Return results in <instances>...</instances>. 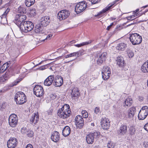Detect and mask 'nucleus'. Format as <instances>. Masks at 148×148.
<instances>
[{
    "label": "nucleus",
    "instance_id": "53",
    "mask_svg": "<svg viewBox=\"0 0 148 148\" xmlns=\"http://www.w3.org/2000/svg\"><path fill=\"white\" fill-rule=\"evenodd\" d=\"M94 112L96 114L99 113L100 112L99 108L97 107L95 108V109Z\"/></svg>",
    "mask_w": 148,
    "mask_h": 148
},
{
    "label": "nucleus",
    "instance_id": "11",
    "mask_svg": "<svg viewBox=\"0 0 148 148\" xmlns=\"http://www.w3.org/2000/svg\"><path fill=\"white\" fill-rule=\"evenodd\" d=\"M8 120L9 124L12 127H14L17 124V117L14 114H12L10 116Z\"/></svg>",
    "mask_w": 148,
    "mask_h": 148
},
{
    "label": "nucleus",
    "instance_id": "59",
    "mask_svg": "<svg viewBox=\"0 0 148 148\" xmlns=\"http://www.w3.org/2000/svg\"><path fill=\"white\" fill-rule=\"evenodd\" d=\"M136 13L137 12H136V11H135V12H134H134H133V14H134V15H135V16H137L138 13Z\"/></svg>",
    "mask_w": 148,
    "mask_h": 148
},
{
    "label": "nucleus",
    "instance_id": "47",
    "mask_svg": "<svg viewBox=\"0 0 148 148\" xmlns=\"http://www.w3.org/2000/svg\"><path fill=\"white\" fill-rule=\"evenodd\" d=\"M27 130L26 127H23L21 129V132L23 134H25L27 132Z\"/></svg>",
    "mask_w": 148,
    "mask_h": 148
},
{
    "label": "nucleus",
    "instance_id": "38",
    "mask_svg": "<svg viewBox=\"0 0 148 148\" xmlns=\"http://www.w3.org/2000/svg\"><path fill=\"white\" fill-rule=\"evenodd\" d=\"M12 42V41L10 39V36L9 35H8L5 39V43L6 44L9 45L11 44Z\"/></svg>",
    "mask_w": 148,
    "mask_h": 148
},
{
    "label": "nucleus",
    "instance_id": "39",
    "mask_svg": "<svg viewBox=\"0 0 148 148\" xmlns=\"http://www.w3.org/2000/svg\"><path fill=\"white\" fill-rule=\"evenodd\" d=\"M8 77L6 75H4L0 77V82H3L7 80Z\"/></svg>",
    "mask_w": 148,
    "mask_h": 148
},
{
    "label": "nucleus",
    "instance_id": "56",
    "mask_svg": "<svg viewBox=\"0 0 148 148\" xmlns=\"http://www.w3.org/2000/svg\"><path fill=\"white\" fill-rule=\"evenodd\" d=\"M113 25V23H111L110 25L108 26L106 28V29L108 30H109L112 25Z\"/></svg>",
    "mask_w": 148,
    "mask_h": 148
},
{
    "label": "nucleus",
    "instance_id": "2",
    "mask_svg": "<svg viewBox=\"0 0 148 148\" xmlns=\"http://www.w3.org/2000/svg\"><path fill=\"white\" fill-rule=\"evenodd\" d=\"M14 99L17 104L21 105L27 101L25 94L22 92H18L15 94Z\"/></svg>",
    "mask_w": 148,
    "mask_h": 148
},
{
    "label": "nucleus",
    "instance_id": "41",
    "mask_svg": "<svg viewBox=\"0 0 148 148\" xmlns=\"http://www.w3.org/2000/svg\"><path fill=\"white\" fill-rule=\"evenodd\" d=\"M29 13L32 16H34L36 14V11L34 8H30L29 10Z\"/></svg>",
    "mask_w": 148,
    "mask_h": 148
},
{
    "label": "nucleus",
    "instance_id": "44",
    "mask_svg": "<svg viewBox=\"0 0 148 148\" xmlns=\"http://www.w3.org/2000/svg\"><path fill=\"white\" fill-rule=\"evenodd\" d=\"M53 34L52 33L49 34L47 35L46 38L45 39L42 40V41H45L46 40H50L52 36H53Z\"/></svg>",
    "mask_w": 148,
    "mask_h": 148
},
{
    "label": "nucleus",
    "instance_id": "1",
    "mask_svg": "<svg viewBox=\"0 0 148 148\" xmlns=\"http://www.w3.org/2000/svg\"><path fill=\"white\" fill-rule=\"evenodd\" d=\"M71 111L69 105L65 104L62 108L58 110V116L61 118L65 119L69 117L71 114Z\"/></svg>",
    "mask_w": 148,
    "mask_h": 148
},
{
    "label": "nucleus",
    "instance_id": "14",
    "mask_svg": "<svg viewBox=\"0 0 148 148\" xmlns=\"http://www.w3.org/2000/svg\"><path fill=\"white\" fill-rule=\"evenodd\" d=\"M115 2H112L106 6L105 8L103 9L101 11L99 12L97 14L95 15V17H97L98 18L101 17L103 16V13L110 10L112 8V6L114 4Z\"/></svg>",
    "mask_w": 148,
    "mask_h": 148
},
{
    "label": "nucleus",
    "instance_id": "28",
    "mask_svg": "<svg viewBox=\"0 0 148 148\" xmlns=\"http://www.w3.org/2000/svg\"><path fill=\"white\" fill-rule=\"evenodd\" d=\"M136 111V109L135 107H132L130 108L128 112L127 116L128 118H132L133 117Z\"/></svg>",
    "mask_w": 148,
    "mask_h": 148
},
{
    "label": "nucleus",
    "instance_id": "15",
    "mask_svg": "<svg viewBox=\"0 0 148 148\" xmlns=\"http://www.w3.org/2000/svg\"><path fill=\"white\" fill-rule=\"evenodd\" d=\"M77 127L81 128L84 125V121L82 116L80 115L77 116L75 119Z\"/></svg>",
    "mask_w": 148,
    "mask_h": 148
},
{
    "label": "nucleus",
    "instance_id": "43",
    "mask_svg": "<svg viewBox=\"0 0 148 148\" xmlns=\"http://www.w3.org/2000/svg\"><path fill=\"white\" fill-rule=\"evenodd\" d=\"M81 114L83 117L84 118H86L88 116V112L85 110H83L82 111Z\"/></svg>",
    "mask_w": 148,
    "mask_h": 148
},
{
    "label": "nucleus",
    "instance_id": "55",
    "mask_svg": "<svg viewBox=\"0 0 148 148\" xmlns=\"http://www.w3.org/2000/svg\"><path fill=\"white\" fill-rule=\"evenodd\" d=\"M144 128L145 130L148 132V123L144 125Z\"/></svg>",
    "mask_w": 148,
    "mask_h": 148
},
{
    "label": "nucleus",
    "instance_id": "52",
    "mask_svg": "<svg viewBox=\"0 0 148 148\" xmlns=\"http://www.w3.org/2000/svg\"><path fill=\"white\" fill-rule=\"evenodd\" d=\"M135 17V15H133L129 16L127 17V18L128 20L132 21L134 19H133L132 20L131 19L134 18Z\"/></svg>",
    "mask_w": 148,
    "mask_h": 148
},
{
    "label": "nucleus",
    "instance_id": "64",
    "mask_svg": "<svg viewBox=\"0 0 148 148\" xmlns=\"http://www.w3.org/2000/svg\"><path fill=\"white\" fill-rule=\"evenodd\" d=\"M2 0H0V5L2 4Z\"/></svg>",
    "mask_w": 148,
    "mask_h": 148
},
{
    "label": "nucleus",
    "instance_id": "45",
    "mask_svg": "<svg viewBox=\"0 0 148 148\" xmlns=\"http://www.w3.org/2000/svg\"><path fill=\"white\" fill-rule=\"evenodd\" d=\"M136 130L133 127H131L130 129V133L131 135L134 134Z\"/></svg>",
    "mask_w": 148,
    "mask_h": 148
},
{
    "label": "nucleus",
    "instance_id": "23",
    "mask_svg": "<svg viewBox=\"0 0 148 148\" xmlns=\"http://www.w3.org/2000/svg\"><path fill=\"white\" fill-rule=\"evenodd\" d=\"M117 65L120 67H122L125 66V63L123 58L121 56H119L117 58L116 60Z\"/></svg>",
    "mask_w": 148,
    "mask_h": 148
},
{
    "label": "nucleus",
    "instance_id": "57",
    "mask_svg": "<svg viewBox=\"0 0 148 148\" xmlns=\"http://www.w3.org/2000/svg\"><path fill=\"white\" fill-rule=\"evenodd\" d=\"M25 148H33V147L32 145L29 144L27 145Z\"/></svg>",
    "mask_w": 148,
    "mask_h": 148
},
{
    "label": "nucleus",
    "instance_id": "49",
    "mask_svg": "<svg viewBox=\"0 0 148 148\" xmlns=\"http://www.w3.org/2000/svg\"><path fill=\"white\" fill-rule=\"evenodd\" d=\"M49 65V64H48L42 66L39 68V70H44L46 69V68H47L48 67V66Z\"/></svg>",
    "mask_w": 148,
    "mask_h": 148
},
{
    "label": "nucleus",
    "instance_id": "40",
    "mask_svg": "<svg viewBox=\"0 0 148 148\" xmlns=\"http://www.w3.org/2000/svg\"><path fill=\"white\" fill-rule=\"evenodd\" d=\"M103 72H105V73H110V68L108 66H104L102 70Z\"/></svg>",
    "mask_w": 148,
    "mask_h": 148
},
{
    "label": "nucleus",
    "instance_id": "29",
    "mask_svg": "<svg viewBox=\"0 0 148 148\" xmlns=\"http://www.w3.org/2000/svg\"><path fill=\"white\" fill-rule=\"evenodd\" d=\"M71 95L72 97H76L79 94V90L76 88H74L71 90Z\"/></svg>",
    "mask_w": 148,
    "mask_h": 148
},
{
    "label": "nucleus",
    "instance_id": "37",
    "mask_svg": "<svg viewBox=\"0 0 148 148\" xmlns=\"http://www.w3.org/2000/svg\"><path fill=\"white\" fill-rule=\"evenodd\" d=\"M102 78L104 80H106L109 78L110 73L102 72Z\"/></svg>",
    "mask_w": 148,
    "mask_h": 148
},
{
    "label": "nucleus",
    "instance_id": "13",
    "mask_svg": "<svg viewBox=\"0 0 148 148\" xmlns=\"http://www.w3.org/2000/svg\"><path fill=\"white\" fill-rule=\"evenodd\" d=\"M34 94L37 97H40L43 95V89L40 85H36L34 88Z\"/></svg>",
    "mask_w": 148,
    "mask_h": 148
},
{
    "label": "nucleus",
    "instance_id": "9",
    "mask_svg": "<svg viewBox=\"0 0 148 148\" xmlns=\"http://www.w3.org/2000/svg\"><path fill=\"white\" fill-rule=\"evenodd\" d=\"M86 3L85 1H82L76 5L75 7V11L77 14L83 11L87 7Z\"/></svg>",
    "mask_w": 148,
    "mask_h": 148
},
{
    "label": "nucleus",
    "instance_id": "61",
    "mask_svg": "<svg viewBox=\"0 0 148 148\" xmlns=\"http://www.w3.org/2000/svg\"><path fill=\"white\" fill-rule=\"evenodd\" d=\"M139 11V9H137L135 11H134V12H135V11H136V12H138V11Z\"/></svg>",
    "mask_w": 148,
    "mask_h": 148
},
{
    "label": "nucleus",
    "instance_id": "19",
    "mask_svg": "<svg viewBox=\"0 0 148 148\" xmlns=\"http://www.w3.org/2000/svg\"><path fill=\"white\" fill-rule=\"evenodd\" d=\"M17 144V141L16 138H10L8 141L7 147L8 148H14Z\"/></svg>",
    "mask_w": 148,
    "mask_h": 148
},
{
    "label": "nucleus",
    "instance_id": "3",
    "mask_svg": "<svg viewBox=\"0 0 148 148\" xmlns=\"http://www.w3.org/2000/svg\"><path fill=\"white\" fill-rule=\"evenodd\" d=\"M34 25L31 21H24L23 24L20 25V29L21 30L24 32L27 33L31 31L34 28Z\"/></svg>",
    "mask_w": 148,
    "mask_h": 148
},
{
    "label": "nucleus",
    "instance_id": "16",
    "mask_svg": "<svg viewBox=\"0 0 148 148\" xmlns=\"http://www.w3.org/2000/svg\"><path fill=\"white\" fill-rule=\"evenodd\" d=\"M100 123L102 128L105 130L108 129L110 125L109 120L105 117L101 118Z\"/></svg>",
    "mask_w": 148,
    "mask_h": 148
},
{
    "label": "nucleus",
    "instance_id": "31",
    "mask_svg": "<svg viewBox=\"0 0 148 148\" xmlns=\"http://www.w3.org/2000/svg\"><path fill=\"white\" fill-rule=\"evenodd\" d=\"M1 62H0V63ZM9 63L6 62L3 64L2 66L0 65V69L1 70V73H3L4 72L9 66Z\"/></svg>",
    "mask_w": 148,
    "mask_h": 148
},
{
    "label": "nucleus",
    "instance_id": "34",
    "mask_svg": "<svg viewBox=\"0 0 148 148\" xmlns=\"http://www.w3.org/2000/svg\"><path fill=\"white\" fill-rule=\"evenodd\" d=\"M35 0H25V3L26 5L29 7L33 5L35 3Z\"/></svg>",
    "mask_w": 148,
    "mask_h": 148
},
{
    "label": "nucleus",
    "instance_id": "10",
    "mask_svg": "<svg viewBox=\"0 0 148 148\" xmlns=\"http://www.w3.org/2000/svg\"><path fill=\"white\" fill-rule=\"evenodd\" d=\"M106 56L107 53L106 52L103 53L101 54H97L95 58V60L97 61V64H101L105 61Z\"/></svg>",
    "mask_w": 148,
    "mask_h": 148
},
{
    "label": "nucleus",
    "instance_id": "25",
    "mask_svg": "<svg viewBox=\"0 0 148 148\" xmlns=\"http://www.w3.org/2000/svg\"><path fill=\"white\" fill-rule=\"evenodd\" d=\"M71 129L70 127L68 126H65L63 129L62 134L64 137H66L68 136L70 133Z\"/></svg>",
    "mask_w": 148,
    "mask_h": 148
},
{
    "label": "nucleus",
    "instance_id": "6",
    "mask_svg": "<svg viewBox=\"0 0 148 148\" xmlns=\"http://www.w3.org/2000/svg\"><path fill=\"white\" fill-rule=\"evenodd\" d=\"M129 38L132 44L134 45L140 44L142 40V37L137 33L132 34Z\"/></svg>",
    "mask_w": 148,
    "mask_h": 148
},
{
    "label": "nucleus",
    "instance_id": "54",
    "mask_svg": "<svg viewBox=\"0 0 148 148\" xmlns=\"http://www.w3.org/2000/svg\"><path fill=\"white\" fill-rule=\"evenodd\" d=\"M6 15L7 14L4 12V13L1 16V18L2 19L3 18L4 19V20H7L6 18Z\"/></svg>",
    "mask_w": 148,
    "mask_h": 148
},
{
    "label": "nucleus",
    "instance_id": "18",
    "mask_svg": "<svg viewBox=\"0 0 148 148\" xmlns=\"http://www.w3.org/2000/svg\"><path fill=\"white\" fill-rule=\"evenodd\" d=\"M34 31L36 34L39 35L44 34L45 32L43 26L39 23L37 24L35 26Z\"/></svg>",
    "mask_w": 148,
    "mask_h": 148
},
{
    "label": "nucleus",
    "instance_id": "58",
    "mask_svg": "<svg viewBox=\"0 0 148 148\" xmlns=\"http://www.w3.org/2000/svg\"><path fill=\"white\" fill-rule=\"evenodd\" d=\"M10 10V9H8V8H7L6 10L5 11V12H4L6 14H7L8 13V12H9Z\"/></svg>",
    "mask_w": 148,
    "mask_h": 148
},
{
    "label": "nucleus",
    "instance_id": "60",
    "mask_svg": "<svg viewBox=\"0 0 148 148\" xmlns=\"http://www.w3.org/2000/svg\"><path fill=\"white\" fill-rule=\"evenodd\" d=\"M136 13L137 12H136V11H135V12H134H134H133V14H134V15H135V16H137L138 13Z\"/></svg>",
    "mask_w": 148,
    "mask_h": 148
},
{
    "label": "nucleus",
    "instance_id": "26",
    "mask_svg": "<svg viewBox=\"0 0 148 148\" xmlns=\"http://www.w3.org/2000/svg\"><path fill=\"white\" fill-rule=\"evenodd\" d=\"M141 70L143 73L148 72V60L144 63L142 66Z\"/></svg>",
    "mask_w": 148,
    "mask_h": 148
},
{
    "label": "nucleus",
    "instance_id": "21",
    "mask_svg": "<svg viewBox=\"0 0 148 148\" xmlns=\"http://www.w3.org/2000/svg\"><path fill=\"white\" fill-rule=\"evenodd\" d=\"M127 132V126L124 125H122L119 129L117 130V134L121 136H123Z\"/></svg>",
    "mask_w": 148,
    "mask_h": 148
},
{
    "label": "nucleus",
    "instance_id": "30",
    "mask_svg": "<svg viewBox=\"0 0 148 148\" xmlns=\"http://www.w3.org/2000/svg\"><path fill=\"white\" fill-rule=\"evenodd\" d=\"M126 47V45L124 43H121L118 44L116 47V49L118 50L123 51Z\"/></svg>",
    "mask_w": 148,
    "mask_h": 148
},
{
    "label": "nucleus",
    "instance_id": "4",
    "mask_svg": "<svg viewBox=\"0 0 148 148\" xmlns=\"http://www.w3.org/2000/svg\"><path fill=\"white\" fill-rule=\"evenodd\" d=\"M34 25L31 21H24L23 24L20 25V29L21 30L24 32L27 33L31 31L34 28Z\"/></svg>",
    "mask_w": 148,
    "mask_h": 148
},
{
    "label": "nucleus",
    "instance_id": "32",
    "mask_svg": "<svg viewBox=\"0 0 148 148\" xmlns=\"http://www.w3.org/2000/svg\"><path fill=\"white\" fill-rule=\"evenodd\" d=\"M132 103V100L131 98L128 97L126 99L124 103V106H130Z\"/></svg>",
    "mask_w": 148,
    "mask_h": 148
},
{
    "label": "nucleus",
    "instance_id": "24",
    "mask_svg": "<svg viewBox=\"0 0 148 148\" xmlns=\"http://www.w3.org/2000/svg\"><path fill=\"white\" fill-rule=\"evenodd\" d=\"M51 138L52 140L54 142H57L60 139L59 133L57 131H55L52 134Z\"/></svg>",
    "mask_w": 148,
    "mask_h": 148
},
{
    "label": "nucleus",
    "instance_id": "27",
    "mask_svg": "<svg viewBox=\"0 0 148 148\" xmlns=\"http://www.w3.org/2000/svg\"><path fill=\"white\" fill-rule=\"evenodd\" d=\"M38 113H36L33 115L30 119V121L31 123H34L35 124L38 120Z\"/></svg>",
    "mask_w": 148,
    "mask_h": 148
},
{
    "label": "nucleus",
    "instance_id": "62",
    "mask_svg": "<svg viewBox=\"0 0 148 148\" xmlns=\"http://www.w3.org/2000/svg\"><path fill=\"white\" fill-rule=\"evenodd\" d=\"M91 125L92 126H94L95 125L94 123H91Z\"/></svg>",
    "mask_w": 148,
    "mask_h": 148
},
{
    "label": "nucleus",
    "instance_id": "46",
    "mask_svg": "<svg viewBox=\"0 0 148 148\" xmlns=\"http://www.w3.org/2000/svg\"><path fill=\"white\" fill-rule=\"evenodd\" d=\"M115 146V144L111 142H109L107 145V146L108 148H114Z\"/></svg>",
    "mask_w": 148,
    "mask_h": 148
},
{
    "label": "nucleus",
    "instance_id": "12",
    "mask_svg": "<svg viewBox=\"0 0 148 148\" xmlns=\"http://www.w3.org/2000/svg\"><path fill=\"white\" fill-rule=\"evenodd\" d=\"M70 15L69 11L66 10H62L58 13L57 17L60 20H64L67 18Z\"/></svg>",
    "mask_w": 148,
    "mask_h": 148
},
{
    "label": "nucleus",
    "instance_id": "7",
    "mask_svg": "<svg viewBox=\"0 0 148 148\" xmlns=\"http://www.w3.org/2000/svg\"><path fill=\"white\" fill-rule=\"evenodd\" d=\"M26 18V16L24 14H16L15 17L14 21V23L19 27L20 25H22L25 21V20Z\"/></svg>",
    "mask_w": 148,
    "mask_h": 148
},
{
    "label": "nucleus",
    "instance_id": "33",
    "mask_svg": "<svg viewBox=\"0 0 148 148\" xmlns=\"http://www.w3.org/2000/svg\"><path fill=\"white\" fill-rule=\"evenodd\" d=\"M92 40H90L88 41L84 42L82 43H81L80 44L75 45H74L75 46L77 47H80L82 46H84V45H88V44L91 43L92 42Z\"/></svg>",
    "mask_w": 148,
    "mask_h": 148
},
{
    "label": "nucleus",
    "instance_id": "5",
    "mask_svg": "<svg viewBox=\"0 0 148 148\" xmlns=\"http://www.w3.org/2000/svg\"><path fill=\"white\" fill-rule=\"evenodd\" d=\"M100 135V132L98 131L89 133L86 137V140L87 143L89 144H92L94 142V139L98 138Z\"/></svg>",
    "mask_w": 148,
    "mask_h": 148
},
{
    "label": "nucleus",
    "instance_id": "20",
    "mask_svg": "<svg viewBox=\"0 0 148 148\" xmlns=\"http://www.w3.org/2000/svg\"><path fill=\"white\" fill-rule=\"evenodd\" d=\"M54 86L56 87L60 86L63 84V81L62 77L61 76H57L54 79Z\"/></svg>",
    "mask_w": 148,
    "mask_h": 148
},
{
    "label": "nucleus",
    "instance_id": "22",
    "mask_svg": "<svg viewBox=\"0 0 148 148\" xmlns=\"http://www.w3.org/2000/svg\"><path fill=\"white\" fill-rule=\"evenodd\" d=\"M54 79L53 75H50L45 80L44 84L45 85L47 86H50L53 82Z\"/></svg>",
    "mask_w": 148,
    "mask_h": 148
},
{
    "label": "nucleus",
    "instance_id": "42",
    "mask_svg": "<svg viewBox=\"0 0 148 148\" xmlns=\"http://www.w3.org/2000/svg\"><path fill=\"white\" fill-rule=\"evenodd\" d=\"M127 55L130 58H132L134 55L133 52L130 49L127 50Z\"/></svg>",
    "mask_w": 148,
    "mask_h": 148
},
{
    "label": "nucleus",
    "instance_id": "36",
    "mask_svg": "<svg viewBox=\"0 0 148 148\" xmlns=\"http://www.w3.org/2000/svg\"><path fill=\"white\" fill-rule=\"evenodd\" d=\"M80 52H73L71 53L70 54L68 55H67L65 56V58H68L73 57L74 56H78Z\"/></svg>",
    "mask_w": 148,
    "mask_h": 148
},
{
    "label": "nucleus",
    "instance_id": "63",
    "mask_svg": "<svg viewBox=\"0 0 148 148\" xmlns=\"http://www.w3.org/2000/svg\"><path fill=\"white\" fill-rule=\"evenodd\" d=\"M147 6H148V5H146L145 6H144L142 8H145L147 7Z\"/></svg>",
    "mask_w": 148,
    "mask_h": 148
},
{
    "label": "nucleus",
    "instance_id": "48",
    "mask_svg": "<svg viewBox=\"0 0 148 148\" xmlns=\"http://www.w3.org/2000/svg\"><path fill=\"white\" fill-rule=\"evenodd\" d=\"M20 81H15L14 82L10 83L9 85V86L10 87H13L16 85Z\"/></svg>",
    "mask_w": 148,
    "mask_h": 148
},
{
    "label": "nucleus",
    "instance_id": "17",
    "mask_svg": "<svg viewBox=\"0 0 148 148\" xmlns=\"http://www.w3.org/2000/svg\"><path fill=\"white\" fill-rule=\"evenodd\" d=\"M51 21L50 18L48 16H45L42 17L40 20L39 24L44 27L48 25Z\"/></svg>",
    "mask_w": 148,
    "mask_h": 148
},
{
    "label": "nucleus",
    "instance_id": "35",
    "mask_svg": "<svg viewBox=\"0 0 148 148\" xmlns=\"http://www.w3.org/2000/svg\"><path fill=\"white\" fill-rule=\"evenodd\" d=\"M18 11L19 13L25 14L26 12V9L23 6H20L18 8Z\"/></svg>",
    "mask_w": 148,
    "mask_h": 148
},
{
    "label": "nucleus",
    "instance_id": "51",
    "mask_svg": "<svg viewBox=\"0 0 148 148\" xmlns=\"http://www.w3.org/2000/svg\"><path fill=\"white\" fill-rule=\"evenodd\" d=\"M100 0H90V1L91 2L92 4H95L99 2Z\"/></svg>",
    "mask_w": 148,
    "mask_h": 148
},
{
    "label": "nucleus",
    "instance_id": "50",
    "mask_svg": "<svg viewBox=\"0 0 148 148\" xmlns=\"http://www.w3.org/2000/svg\"><path fill=\"white\" fill-rule=\"evenodd\" d=\"M33 132L31 130H28L27 132V135L29 137H32L33 136Z\"/></svg>",
    "mask_w": 148,
    "mask_h": 148
},
{
    "label": "nucleus",
    "instance_id": "8",
    "mask_svg": "<svg viewBox=\"0 0 148 148\" xmlns=\"http://www.w3.org/2000/svg\"><path fill=\"white\" fill-rule=\"evenodd\" d=\"M148 115V107L146 106H143L140 111L138 115L139 120H143L147 117Z\"/></svg>",
    "mask_w": 148,
    "mask_h": 148
}]
</instances>
